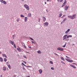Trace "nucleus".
<instances>
[{
    "mask_svg": "<svg viewBox=\"0 0 77 77\" xmlns=\"http://www.w3.org/2000/svg\"><path fill=\"white\" fill-rule=\"evenodd\" d=\"M24 7L25 8H26L27 10H29V9H30V8H29V6H28V5L26 4L24 5Z\"/></svg>",
    "mask_w": 77,
    "mask_h": 77,
    "instance_id": "f257e3e1",
    "label": "nucleus"
},
{
    "mask_svg": "<svg viewBox=\"0 0 77 77\" xmlns=\"http://www.w3.org/2000/svg\"><path fill=\"white\" fill-rule=\"evenodd\" d=\"M66 61H67V62H73V61L72 60H69L66 58Z\"/></svg>",
    "mask_w": 77,
    "mask_h": 77,
    "instance_id": "f03ea898",
    "label": "nucleus"
},
{
    "mask_svg": "<svg viewBox=\"0 0 77 77\" xmlns=\"http://www.w3.org/2000/svg\"><path fill=\"white\" fill-rule=\"evenodd\" d=\"M75 17H76V14H74L72 16H71V19L75 18Z\"/></svg>",
    "mask_w": 77,
    "mask_h": 77,
    "instance_id": "7ed1b4c3",
    "label": "nucleus"
},
{
    "mask_svg": "<svg viewBox=\"0 0 77 77\" xmlns=\"http://www.w3.org/2000/svg\"><path fill=\"white\" fill-rule=\"evenodd\" d=\"M48 22H45L44 23V26H48Z\"/></svg>",
    "mask_w": 77,
    "mask_h": 77,
    "instance_id": "20e7f679",
    "label": "nucleus"
},
{
    "mask_svg": "<svg viewBox=\"0 0 77 77\" xmlns=\"http://www.w3.org/2000/svg\"><path fill=\"white\" fill-rule=\"evenodd\" d=\"M58 50H60V51H63V49L60 48H57Z\"/></svg>",
    "mask_w": 77,
    "mask_h": 77,
    "instance_id": "39448f33",
    "label": "nucleus"
},
{
    "mask_svg": "<svg viewBox=\"0 0 77 77\" xmlns=\"http://www.w3.org/2000/svg\"><path fill=\"white\" fill-rule=\"evenodd\" d=\"M9 42L12 45H14V42H12V40H10L9 41Z\"/></svg>",
    "mask_w": 77,
    "mask_h": 77,
    "instance_id": "423d86ee",
    "label": "nucleus"
},
{
    "mask_svg": "<svg viewBox=\"0 0 77 77\" xmlns=\"http://www.w3.org/2000/svg\"><path fill=\"white\" fill-rule=\"evenodd\" d=\"M67 36H68V35L67 34L64 35L63 37V40H65V39H66V38Z\"/></svg>",
    "mask_w": 77,
    "mask_h": 77,
    "instance_id": "0eeeda50",
    "label": "nucleus"
},
{
    "mask_svg": "<svg viewBox=\"0 0 77 77\" xmlns=\"http://www.w3.org/2000/svg\"><path fill=\"white\" fill-rule=\"evenodd\" d=\"M22 64H23V65H24V66H26V67H28V68H31L32 67H31L30 66H26L25 64H24L23 63H22Z\"/></svg>",
    "mask_w": 77,
    "mask_h": 77,
    "instance_id": "6e6552de",
    "label": "nucleus"
},
{
    "mask_svg": "<svg viewBox=\"0 0 77 77\" xmlns=\"http://www.w3.org/2000/svg\"><path fill=\"white\" fill-rule=\"evenodd\" d=\"M68 6L67 7V5H66L65 6L64 9L66 10H68Z\"/></svg>",
    "mask_w": 77,
    "mask_h": 77,
    "instance_id": "1a4fd4ad",
    "label": "nucleus"
},
{
    "mask_svg": "<svg viewBox=\"0 0 77 77\" xmlns=\"http://www.w3.org/2000/svg\"><path fill=\"white\" fill-rule=\"evenodd\" d=\"M66 1L65 2H64V3H63V5H62L61 7H63L65 6L66 5Z\"/></svg>",
    "mask_w": 77,
    "mask_h": 77,
    "instance_id": "9d476101",
    "label": "nucleus"
},
{
    "mask_svg": "<svg viewBox=\"0 0 77 77\" xmlns=\"http://www.w3.org/2000/svg\"><path fill=\"white\" fill-rule=\"evenodd\" d=\"M2 56L3 57H5V58H8V57L6 56V55L5 54H3Z\"/></svg>",
    "mask_w": 77,
    "mask_h": 77,
    "instance_id": "9b49d317",
    "label": "nucleus"
},
{
    "mask_svg": "<svg viewBox=\"0 0 77 77\" xmlns=\"http://www.w3.org/2000/svg\"><path fill=\"white\" fill-rule=\"evenodd\" d=\"M70 66H71V67H72V68H76V67H75V66H74L72 64H70Z\"/></svg>",
    "mask_w": 77,
    "mask_h": 77,
    "instance_id": "f8f14e48",
    "label": "nucleus"
},
{
    "mask_svg": "<svg viewBox=\"0 0 77 77\" xmlns=\"http://www.w3.org/2000/svg\"><path fill=\"white\" fill-rule=\"evenodd\" d=\"M69 31H70V29H68L67 30L66 32H65V34H67L68 33V32H69Z\"/></svg>",
    "mask_w": 77,
    "mask_h": 77,
    "instance_id": "ddd939ff",
    "label": "nucleus"
},
{
    "mask_svg": "<svg viewBox=\"0 0 77 77\" xmlns=\"http://www.w3.org/2000/svg\"><path fill=\"white\" fill-rule=\"evenodd\" d=\"M2 2L4 5H6L7 4V2L5 1H3Z\"/></svg>",
    "mask_w": 77,
    "mask_h": 77,
    "instance_id": "4468645a",
    "label": "nucleus"
},
{
    "mask_svg": "<svg viewBox=\"0 0 77 77\" xmlns=\"http://www.w3.org/2000/svg\"><path fill=\"white\" fill-rule=\"evenodd\" d=\"M24 21L25 22H27V17H25Z\"/></svg>",
    "mask_w": 77,
    "mask_h": 77,
    "instance_id": "2eb2a0df",
    "label": "nucleus"
},
{
    "mask_svg": "<svg viewBox=\"0 0 77 77\" xmlns=\"http://www.w3.org/2000/svg\"><path fill=\"white\" fill-rule=\"evenodd\" d=\"M72 35H69L67 36L66 37V38H72Z\"/></svg>",
    "mask_w": 77,
    "mask_h": 77,
    "instance_id": "dca6fc26",
    "label": "nucleus"
},
{
    "mask_svg": "<svg viewBox=\"0 0 77 77\" xmlns=\"http://www.w3.org/2000/svg\"><path fill=\"white\" fill-rule=\"evenodd\" d=\"M3 58L2 57H0V62H3Z\"/></svg>",
    "mask_w": 77,
    "mask_h": 77,
    "instance_id": "f3484780",
    "label": "nucleus"
},
{
    "mask_svg": "<svg viewBox=\"0 0 77 77\" xmlns=\"http://www.w3.org/2000/svg\"><path fill=\"white\" fill-rule=\"evenodd\" d=\"M39 72L40 73V74H41L42 72V70L41 69H40L39 70Z\"/></svg>",
    "mask_w": 77,
    "mask_h": 77,
    "instance_id": "a211bd4d",
    "label": "nucleus"
},
{
    "mask_svg": "<svg viewBox=\"0 0 77 77\" xmlns=\"http://www.w3.org/2000/svg\"><path fill=\"white\" fill-rule=\"evenodd\" d=\"M17 50L18 51L20 52L21 51V48H17Z\"/></svg>",
    "mask_w": 77,
    "mask_h": 77,
    "instance_id": "6ab92c4d",
    "label": "nucleus"
},
{
    "mask_svg": "<svg viewBox=\"0 0 77 77\" xmlns=\"http://www.w3.org/2000/svg\"><path fill=\"white\" fill-rule=\"evenodd\" d=\"M43 21H45V20H46V18L45 17H43Z\"/></svg>",
    "mask_w": 77,
    "mask_h": 77,
    "instance_id": "aec40b11",
    "label": "nucleus"
},
{
    "mask_svg": "<svg viewBox=\"0 0 77 77\" xmlns=\"http://www.w3.org/2000/svg\"><path fill=\"white\" fill-rule=\"evenodd\" d=\"M8 68H9L10 69H11V65H9V64H7V65Z\"/></svg>",
    "mask_w": 77,
    "mask_h": 77,
    "instance_id": "412c9836",
    "label": "nucleus"
},
{
    "mask_svg": "<svg viewBox=\"0 0 77 77\" xmlns=\"http://www.w3.org/2000/svg\"><path fill=\"white\" fill-rule=\"evenodd\" d=\"M31 16H32V14L31 13H29L28 16V17H30Z\"/></svg>",
    "mask_w": 77,
    "mask_h": 77,
    "instance_id": "4be33fe9",
    "label": "nucleus"
},
{
    "mask_svg": "<svg viewBox=\"0 0 77 77\" xmlns=\"http://www.w3.org/2000/svg\"><path fill=\"white\" fill-rule=\"evenodd\" d=\"M60 59H61L62 60H63L64 61H65V59L64 58L62 57H60Z\"/></svg>",
    "mask_w": 77,
    "mask_h": 77,
    "instance_id": "5701e85b",
    "label": "nucleus"
},
{
    "mask_svg": "<svg viewBox=\"0 0 77 77\" xmlns=\"http://www.w3.org/2000/svg\"><path fill=\"white\" fill-rule=\"evenodd\" d=\"M3 71H6V67H5V66H4L3 68Z\"/></svg>",
    "mask_w": 77,
    "mask_h": 77,
    "instance_id": "b1692460",
    "label": "nucleus"
},
{
    "mask_svg": "<svg viewBox=\"0 0 77 77\" xmlns=\"http://www.w3.org/2000/svg\"><path fill=\"white\" fill-rule=\"evenodd\" d=\"M37 53L39 54H41V51H37Z\"/></svg>",
    "mask_w": 77,
    "mask_h": 77,
    "instance_id": "393cba45",
    "label": "nucleus"
},
{
    "mask_svg": "<svg viewBox=\"0 0 77 77\" xmlns=\"http://www.w3.org/2000/svg\"><path fill=\"white\" fill-rule=\"evenodd\" d=\"M62 14H60L59 15V17L60 18V17H62Z\"/></svg>",
    "mask_w": 77,
    "mask_h": 77,
    "instance_id": "a878e982",
    "label": "nucleus"
},
{
    "mask_svg": "<svg viewBox=\"0 0 77 77\" xmlns=\"http://www.w3.org/2000/svg\"><path fill=\"white\" fill-rule=\"evenodd\" d=\"M58 2H62L63 1V0H57Z\"/></svg>",
    "mask_w": 77,
    "mask_h": 77,
    "instance_id": "bb28decb",
    "label": "nucleus"
},
{
    "mask_svg": "<svg viewBox=\"0 0 77 77\" xmlns=\"http://www.w3.org/2000/svg\"><path fill=\"white\" fill-rule=\"evenodd\" d=\"M15 35H13V39H14V38H15Z\"/></svg>",
    "mask_w": 77,
    "mask_h": 77,
    "instance_id": "cd10ccee",
    "label": "nucleus"
},
{
    "mask_svg": "<svg viewBox=\"0 0 77 77\" xmlns=\"http://www.w3.org/2000/svg\"><path fill=\"white\" fill-rule=\"evenodd\" d=\"M4 60L5 62H6V61H7V59L5 58H4Z\"/></svg>",
    "mask_w": 77,
    "mask_h": 77,
    "instance_id": "c85d7f7f",
    "label": "nucleus"
},
{
    "mask_svg": "<svg viewBox=\"0 0 77 77\" xmlns=\"http://www.w3.org/2000/svg\"><path fill=\"white\" fill-rule=\"evenodd\" d=\"M66 18H64V20H63V21L65 22V21H66Z\"/></svg>",
    "mask_w": 77,
    "mask_h": 77,
    "instance_id": "c756f323",
    "label": "nucleus"
},
{
    "mask_svg": "<svg viewBox=\"0 0 77 77\" xmlns=\"http://www.w3.org/2000/svg\"><path fill=\"white\" fill-rule=\"evenodd\" d=\"M31 42L33 44H35L36 43H35V42L33 41H31Z\"/></svg>",
    "mask_w": 77,
    "mask_h": 77,
    "instance_id": "7c9ffc66",
    "label": "nucleus"
},
{
    "mask_svg": "<svg viewBox=\"0 0 77 77\" xmlns=\"http://www.w3.org/2000/svg\"><path fill=\"white\" fill-rule=\"evenodd\" d=\"M23 57L24 58H25V59H26V58H27V57H26V56H25V55H24L23 56Z\"/></svg>",
    "mask_w": 77,
    "mask_h": 77,
    "instance_id": "2f4dec72",
    "label": "nucleus"
},
{
    "mask_svg": "<svg viewBox=\"0 0 77 77\" xmlns=\"http://www.w3.org/2000/svg\"><path fill=\"white\" fill-rule=\"evenodd\" d=\"M20 17H24V16L23 15H20Z\"/></svg>",
    "mask_w": 77,
    "mask_h": 77,
    "instance_id": "473e14b6",
    "label": "nucleus"
},
{
    "mask_svg": "<svg viewBox=\"0 0 77 77\" xmlns=\"http://www.w3.org/2000/svg\"><path fill=\"white\" fill-rule=\"evenodd\" d=\"M50 63H51V64H53V62L51 61L50 62Z\"/></svg>",
    "mask_w": 77,
    "mask_h": 77,
    "instance_id": "72a5a7b5",
    "label": "nucleus"
},
{
    "mask_svg": "<svg viewBox=\"0 0 77 77\" xmlns=\"http://www.w3.org/2000/svg\"><path fill=\"white\" fill-rule=\"evenodd\" d=\"M14 47L15 48H16V45H15V44H14Z\"/></svg>",
    "mask_w": 77,
    "mask_h": 77,
    "instance_id": "f704fd0d",
    "label": "nucleus"
},
{
    "mask_svg": "<svg viewBox=\"0 0 77 77\" xmlns=\"http://www.w3.org/2000/svg\"><path fill=\"white\" fill-rule=\"evenodd\" d=\"M29 39H31V40H32V41H34V40L33 38H30Z\"/></svg>",
    "mask_w": 77,
    "mask_h": 77,
    "instance_id": "c9c22d12",
    "label": "nucleus"
},
{
    "mask_svg": "<svg viewBox=\"0 0 77 77\" xmlns=\"http://www.w3.org/2000/svg\"><path fill=\"white\" fill-rule=\"evenodd\" d=\"M51 69H52V70H54V68L53 67H51Z\"/></svg>",
    "mask_w": 77,
    "mask_h": 77,
    "instance_id": "e433bc0d",
    "label": "nucleus"
},
{
    "mask_svg": "<svg viewBox=\"0 0 77 77\" xmlns=\"http://www.w3.org/2000/svg\"><path fill=\"white\" fill-rule=\"evenodd\" d=\"M72 64H75V65H77V64L76 63H72Z\"/></svg>",
    "mask_w": 77,
    "mask_h": 77,
    "instance_id": "4c0bfd02",
    "label": "nucleus"
},
{
    "mask_svg": "<svg viewBox=\"0 0 77 77\" xmlns=\"http://www.w3.org/2000/svg\"><path fill=\"white\" fill-rule=\"evenodd\" d=\"M68 17H69V18H70L71 19V16H68Z\"/></svg>",
    "mask_w": 77,
    "mask_h": 77,
    "instance_id": "58836bf2",
    "label": "nucleus"
},
{
    "mask_svg": "<svg viewBox=\"0 0 77 77\" xmlns=\"http://www.w3.org/2000/svg\"><path fill=\"white\" fill-rule=\"evenodd\" d=\"M64 22H65L63 20V21L61 22V24H63Z\"/></svg>",
    "mask_w": 77,
    "mask_h": 77,
    "instance_id": "ea45409f",
    "label": "nucleus"
},
{
    "mask_svg": "<svg viewBox=\"0 0 77 77\" xmlns=\"http://www.w3.org/2000/svg\"><path fill=\"white\" fill-rule=\"evenodd\" d=\"M66 47V44H65L63 46V47Z\"/></svg>",
    "mask_w": 77,
    "mask_h": 77,
    "instance_id": "a19ab883",
    "label": "nucleus"
},
{
    "mask_svg": "<svg viewBox=\"0 0 77 77\" xmlns=\"http://www.w3.org/2000/svg\"><path fill=\"white\" fill-rule=\"evenodd\" d=\"M66 57H67V59H69V57H68L67 56H66Z\"/></svg>",
    "mask_w": 77,
    "mask_h": 77,
    "instance_id": "79ce46f5",
    "label": "nucleus"
},
{
    "mask_svg": "<svg viewBox=\"0 0 77 77\" xmlns=\"http://www.w3.org/2000/svg\"><path fill=\"white\" fill-rule=\"evenodd\" d=\"M61 63H63V64H65V63L63 62H62V61H61Z\"/></svg>",
    "mask_w": 77,
    "mask_h": 77,
    "instance_id": "37998d69",
    "label": "nucleus"
},
{
    "mask_svg": "<svg viewBox=\"0 0 77 77\" xmlns=\"http://www.w3.org/2000/svg\"><path fill=\"white\" fill-rule=\"evenodd\" d=\"M23 62H24L25 63V64H26V61H23Z\"/></svg>",
    "mask_w": 77,
    "mask_h": 77,
    "instance_id": "c03bdc74",
    "label": "nucleus"
},
{
    "mask_svg": "<svg viewBox=\"0 0 77 77\" xmlns=\"http://www.w3.org/2000/svg\"><path fill=\"white\" fill-rule=\"evenodd\" d=\"M52 0H47V2H50V1H51Z\"/></svg>",
    "mask_w": 77,
    "mask_h": 77,
    "instance_id": "a18cd8bd",
    "label": "nucleus"
},
{
    "mask_svg": "<svg viewBox=\"0 0 77 77\" xmlns=\"http://www.w3.org/2000/svg\"><path fill=\"white\" fill-rule=\"evenodd\" d=\"M38 22H40V18H38Z\"/></svg>",
    "mask_w": 77,
    "mask_h": 77,
    "instance_id": "49530a36",
    "label": "nucleus"
},
{
    "mask_svg": "<svg viewBox=\"0 0 77 77\" xmlns=\"http://www.w3.org/2000/svg\"><path fill=\"white\" fill-rule=\"evenodd\" d=\"M17 22H18V21H19V19H17Z\"/></svg>",
    "mask_w": 77,
    "mask_h": 77,
    "instance_id": "de8ad7c7",
    "label": "nucleus"
},
{
    "mask_svg": "<svg viewBox=\"0 0 77 77\" xmlns=\"http://www.w3.org/2000/svg\"><path fill=\"white\" fill-rule=\"evenodd\" d=\"M4 0H0V2H2V1H3Z\"/></svg>",
    "mask_w": 77,
    "mask_h": 77,
    "instance_id": "09e8293b",
    "label": "nucleus"
},
{
    "mask_svg": "<svg viewBox=\"0 0 77 77\" xmlns=\"http://www.w3.org/2000/svg\"><path fill=\"white\" fill-rule=\"evenodd\" d=\"M16 76H17V75H14V77H16Z\"/></svg>",
    "mask_w": 77,
    "mask_h": 77,
    "instance_id": "8fccbe9b",
    "label": "nucleus"
},
{
    "mask_svg": "<svg viewBox=\"0 0 77 77\" xmlns=\"http://www.w3.org/2000/svg\"><path fill=\"white\" fill-rule=\"evenodd\" d=\"M55 54H56V55H57V56H58V55L56 53H54Z\"/></svg>",
    "mask_w": 77,
    "mask_h": 77,
    "instance_id": "3c124183",
    "label": "nucleus"
},
{
    "mask_svg": "<svg viewBox=\"0 0 77 77\" xmlns=\"http://www.w3.org/2000/svg\"><path fill=\"white\" fill-rule=\"evenodd\" d=\"M0 77H3V76H2V75H0Z\"/></svg>",
    "mask_w": 77,
    "mask_h": 77,
    "instance_id": "603ef678",
    "label": "nucleus"
},
{
    "mask_svg": "<svg viewBox=\"0 0 77 77\" xmlns=\"http://www.w3.org/2000/svg\"><path fill=\"white\" fill-rule=\"evenodd\" d=\"M66 41H68V40L67 39H66Z\"/></svg>",
    "mask_w": 77,
    "mask_h": 77,
    "instance_id": "864d4df0",
    "label": "nucleus"
},
{
    "mask_svg": "<svg viewBox=\"0 0 77 77\" xmlns=\"http://www.w3.org/2000/svg\"><path fill=\"white\" fill-rule=\"evenodd\" d=\"M24 47L25 48H26V46H24Z\"/></svg>",
    "mask_w": 77,
    "mask_h": 77,
    "instance_id": "5fc2aeb1",
    "label": "nucleus"
},
{
    "mask_svg": "<svg viewBox=\"0 0 77 77\" xmlns=\"http://www.w3.org/2000/svg\"><path fill=\"white\" fill-rule=\"evenodd\" d=\"M63 17H65V15H64Z\"/></svg>",
    "mask_w": 77,
    "mask_h": 77,
    "instance_id": "6e6d98bb",
    "label": "nucleus"
},
{
    "mask_svg": "<svg viewBox=\"0 0 77 77\" xmlns=\"http://www.w3.org/2000/svg\"><path fill=\"white\" fill-rule=\"evenodd\" d=\"M26 77H30V76H26Z\"/></svg>",
    "mask_w": 77,
    "mask_h": 77,
    "instance_id": "4d7b16f0",
    "label": "nucleus"
},
{
    "mask_svg": "<svg viewBox=\"0 0 77 77\" xmlns=\"http://www.w3.org/2000/svg\"><path fill=\"white\" fill-rule=\"evenodd\" d=\"M45 4H46L47 3H46V2H45Z\"/></svg>",
    "mask_w": 77,
    "mask_h": 77,
    "instance_id": "13d9d810",
    "label": "nucleus"
},
{
    "mask_svg": "<svg viewBox=\"0 0 77 77\" xmlns=\"http://www.w3.org/2000/svg\"><path fill=\"white\" fill-rule=\"evenodd\" d=\"M7 64H8V62H7Z\"/></svg>",
    "mask_w": 77,
    "mask_h": 77,
    "instance_id": "bf43d9fd",
    "label": "nucleus"
},
{
    "mask_svg": "<svg viewBox=\"0 0 77 77\" xmlns=\"http://www.w3.org/2000/svg\"><path fill=\"white\" fill-rule=\"evenodd\" d=\"M0 54H1L2 53V52H0Z\"/></svg>",
    "mask_w": 77,
    "mask_h": 77,
    "instance_id": "052dcab7",
    "label": "nucleus"
},
{
    "mask_svg": "<svg viewBox=\"0 0 77 77\" xmlns=\"http://www.w3.org/2000/svg\"><path fill=\"white\" fill-rule=\"evenodd\" d=\"M24 0H22V1H24Z\"/></svg>",
    "mask_w": 77,
    "mask_h": 77,
    "instance_id": "680f3d73",
    "label": "nucleus"
},
{
    "mask_svg": "<svg viewBox=\"0 0 77 77\" xmlns=\"http://www.w3.org/2000/svg\"><path fill=\"white\" fill-rule=\"evenodd\" d=\"M74 44L72 45H74Z\"/></svg>",
    "mask_w": 77,
    "mask_h": 77,
    "instance_id": "e2e57ef3",
    "label": "nucleus"
},
{
    "mask_svg": "<svg viewBox=\"0 0 77 77\" xmlns=\"http://www.w3.org/2000/svg\"><path fill=\"white\" fill-rule=\"evenodd\" d=\"M8 70H9V69H8Z\"/></svg>",
    "mask_w": 77,
    "mask_h": 77,
    "instance_id": "0e129e2a",
    "label": "nucleus"
},
{
    "mask_svg": "<svg viewBox=\"0 0 77 77\" xmlns=\"http://www.w3.org/2000/svg\"><path fill=\"white\" fill-rule=\"evenodd\" d=\"M65 2H66V0H65Z\"/></svg>",
    "mask_w": 77,
    "mask_h": 77,
    "instance_id": "69168bd1",
    "label": "nucleus"
}]
</instances>
